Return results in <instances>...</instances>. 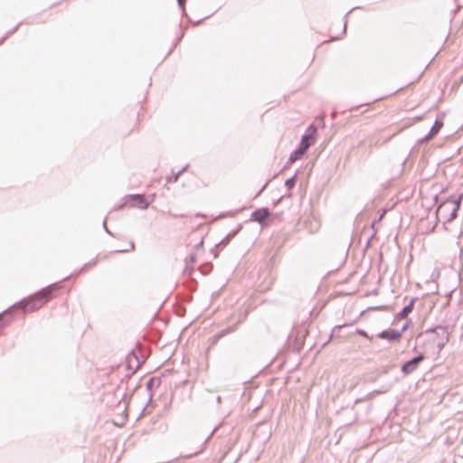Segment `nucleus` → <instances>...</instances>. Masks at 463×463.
I'll list each match as a JSON object with an SVG mask.
<instances>
[{
	"mask_svg": "<svg viewBox=\"0 0 463 463\" xmlns=\"http://www.w3.org/2000/svg\"><path fill=\"white\" fill-rule=\"evenodd\" d=\"M449 340V332L447 326H437L426 329L416 337L418 348L427 356H437Z\"/></svg>",
	"mask_w": 463,
	"mask_h": 463,
	"instance_id": "1",
	"label": "nucleus"
},
{
	"mask_svg": "<svg viewBox=\"0 0 463 463\" xmlns=\"http://www.w3.org/2000/svg\"><path fill=\"white\" fill-rule=\"evenodd\" d=\"M98 263V257L94 258L91 261L85 263L79 270L71 273V275L63 278L61 281L54 282L50 284L49 286L43 288L36 293L29 296V301L32 302V306L28 307L30 310H37L41 308L45 303L50 301L54 296L55 293L61 288V283L71 277H77L81 273L88 270L90 268L94 267Z\"/></svg>",
	"mask_w": 463,
	"mask_h": 463,
	"instance_id": "2",
	"label": "nucleus"
},
{
	"mask_svg": "<svg viewBox=\"0 0 463 463\" xmlns=\"http://www.w3.org/2000/svg\"><path fill=\"white\" fill-rule=\"evenodd\" d=\"M21 307V308L24 311V312H27V311H31L30 309H28V307H30V306H32V302L29 301V296L27 298H24L23 299H21L20 301L16 302L15 304H14L13 306H10L9 307H7L5 310H4L3 312L0 313V330L6 325L9 323V321L12 319V317L8 318L7 320L4 317V316H8L10 313H11V310L12 308L14 307Z\"/></svg>",
	"mask_w": 463,
	"mask_h": 463,
	"instance_id": "3",
	"label": "nucleus"
},
{
	"mask_svg": "<svg viewBox=\"0 0 463 463\" xmlns=\"http://www.w3.org/2000/svg\"><path fill=\"white\" fill-rule=\"evenodd\" d=\"M426 357L428 356L423 352H421L418 355L403 363L401 368L402 373L408 375L413 373Z\"/></svg>",
	"mask_w": 463,
	"mask_h": 463,
	"instance_id": "4",
	"label": "nucleus"
},
{
	"mask_svg": "<svg viewBox=\"0 0 463 463\" xmlns=\"http://www.w3.org/2000/svg\"><path fill=\"white\" fill-rule=\"evenodd\" d=\"M125 199L128 201L129 207L132 208L146 210L150 205V202L147 201L145 196L140 194H128L125 197Z\"/></svg>",
	"mask_w": 463,
	"mask_h": 463,
	"instance_id": "5",
	"label": "nucleus"
},
{
	"mask_svg": "<svg viewBox=\"0 0 463 463\" xmlns=\"http://www.w3.org/2000/svg\"><path fill=\"white\" fill-rule=\"evenodd\" d=\"M317 132V128L314 126V124H311L302 136L298 146H300L302 149L307 150V148L311 146L315 142Z\"/></svg>",
	"mask_w": 463,
	"mask_h": 463,
	"instance_id": "6",
	"label": "nucleus"
},
{
	"mask_svg": "<svg viewBox=\"0 0 463 463\" xmlns=\"http://www.w3.org/2000/svg\"><path fill=\"white\" fill-rule=\"evenodd\" d=\"M274 216L267 207H260L253 211L250 214V221L258 222L261 227L267 225L266 218Z\"/></svg>",
	"mask_w": 463,
	"mask_h": 463,
	"instance_id": "7",
	"label": "nucleus"
},
{
	"mask_svg": "<svg viewBox=\"0 0 463 463\" xmlns=\"http://www.w3.org/2000/svg\"><path fill=\"white\" fill-rule=\"evenodd\" d=\"M462 200H463V193L461 194H459L457 198L450 196L451 206H450V210H449V214L448 215V218H447V222H450L457 218L458 212L460 208Z\"/></svg>",
	"mask_w": 463,
	"mask_h": 463,
	"instance_id": "8",
	"label": "nucleus"
},
{
	"mask_svg": "<svg viewBox=\"0 0 463 463\" xmlns=\"http://www.w3.org/2000/svg\"><path fill=\"white\" fill-rule=\"evenodd\" d=\"M377 337L387 340L390 343H396L401 339V332H398V329L388 328L378 333Z\"/></svg>",
	"mask_w": 463,
	"mask_h": 463,
	"instance_id": "9",
	"label": "nucleus"
},
{
	"mask_svg": "<svg viewBox=\"0 0 463 463\" xmlns=\"http://www.w3.org/2000/svg\"><path fill=\"white\" fill-rule=\"evenodd\" d=\"M242 226L239 225L235 230H232L231 232H229L226 237H224L218 244L215 245V248L212 250V252L214 255V258L218 257V251L216 250V248L226 247L230 241L239 233V232L241 230Z\"/></svg>",
	"mask_w": 463,
	"mask_h": 463,
	"instance_id": "10",
	"label": "nucleus"
},
{
	"mask_svg": "<svg viewBox=\"0 0 463 463\" xmlns=\"http://www.w3.org/2000/svg\"><path fill=\"white\" fill-rule=\"evenodd\" d=\"M442 127H443L442 119L439 118H437L433 126L430 129L429 133L426 134L422 138H420L419 140V143L421 144V143H424V142H427V141L432 139L439 132V130L442 128Z\"/></svg>",
	"mask_w": 463,
	"mask_h": 463,
	"instance_id": "11",
	"label": "nucleus"
},
{
	"mask_svg": "<svg viewBox=\"0 0 463 463\" xmlns=\"http://www.w3.org/2000/svg\"><path fill=\"white\" fill-rule=\"evenodd\" d=\"M246 317H247V313L246 312L243 313V314H241L240 315V318L238 319V321L234 325L226 327L225 329L221 330L220 332H218L214 335L215 341H218L219 339L222 338L226 335L231 334V333L236 331L238 325L240 323H241L242 321H244Z\"/></svg>",
	"mask_w": 463,
	"mask_h": 463,
	"instance_id": "12",
	"label": "nucleus"
},
{
	"mask_svg": "<svg viewBox=\"0 0 463 463\" xmlns=\"http://www.w3.org/2000/svg\"><path fill=\"white\" fill-rule=\"evenodd\" d=\"M450 206L451 202L449 196L443 203H441L437 209V214L443 218L445 222H447L448 215L449 214Z\"/></svg>",
	"mask_w": 463,
	"mask_h": 463,
	"instance_id": "13",
	"label": "nucleus"
},
{
	"mask_svg": "<svg viewBox=\"0 0 463 463\" xmlns=\"http://www.w3.org/2000/svg\"><path fill=\"white\" fill-rule=\"evenodd\" d=\"M416 300L417 298H411L410 302L396 315V318H405L413 310Z\"/></svg>",
	"mask_w": 463,
	"mask_h": 463,
	"instance_id": "14",
	"label": "nucleus"
},
{
	"mask_svg": "<svg viewBox=\"0 0 463 463\" xmlns=\"http://www.w3.org/2000/svg\"><path fill=\"white\" fill-rule=\"evenodd\" d=\"M307 150L302 149L300 146H298L297 149H295L288 157V162L292 163L298 159H300Z\"/></svg>",
	"mask_w": 463,
	"mask_h": 463,
	"instance_id": "15",
	"label": "nucleus"
},
{
	"mask_svg": "<svg viewBox=\"0 0 463 463\" xmlns=\"http://www.w3.org/2000/svg\"><path fill=\"white\" fill-rule=\"evenodd\" d=\"M244 208H241V209H237V210H233V211H228V212H224V213H222L218 215V219H222V218H226V217H229V218H233L235 217L240 212H241Z\"/></svg>",
	"mask_w": 463,
	"mask_h": 463,
	"instance_id": "16",
	"label": "nucleus"
},
{
	"mask_svg": "<svg viewBox=\"0 0 463 463\" xmlns=\"http://www.w3.org/2000/svg\"><path fill=\"white\" fill-rule=\"evenodd\" d=\"M297 175H298V173H296L294 175H292L291 177L286 179L285 181V186L288 189V190H291L292 188L295 187L296 185V181H297Z\"/></svg>",
	"mask_w": 463,
	"mask_h": 463,
	"instance_id": "17",
	"label": "nucleus"
},
{
	"mask_svg": "<svg viewBox=\"0 0 463 463\" xmlns=\"http://www.w3.org/2000/svg\"><path fill=\"white\" fill-rule=\"evenodd\" d=\"M155 382L156 380L154 378H150L146 383V390L149 392V399H148V402L152 400V397H153V394L151 392L152 391V388L154 387L155 385Z\"/></svg>",
	"mask_w": 463,
	"mask_h": 463,
	"instance_id": "18",
	"label": "nucleus"
},
{
	"mask_svg": "<svg viewBox=\"0 0 463 463\" xmlns=\"http://www.w3.org/2000/svg\"><path fill=\"white\" fill-rule=\"evenodd\" d=\"M180 176H181V174L179 172H176V173L173 172L171 176L166 177V181L168 183H176Z\"/></svg>",
	"mask_w": 463,
	"mask_h": 463,
	"instance_id": "19",
	"label": "nucleus"
},
{
	"mask_svg": "<svg viewBox=\"0 0 463 463\" xmlns=\"http://www.w3.org/2000/svg\"><path fill=\"white\" fill-rule=\"evenodd\" d=\"M195 260H196V255H195L194 253H191V254L187 257V259H186L187 265H186V267H185V269H184V273H187V271H188V269H189V266H188V265H189V262H190V263H194V262L195 261Z\"/></svg>",
	"mask_w": 463,
	"mask_h": 463,
	"instance_id": "20",
	"label": "nucleus"
},
{
	"mask_svg": "<svg viewBox=\"0 0 463 463\" xmlns=\"http://www.w3.org/2000/svg\"><path fill=\"white\" fill-rule=\"evenodd\" d=\"M358 8H359L358 6H357V7H354L353 9H351L350 11H348V12L345 14V16H344V20H345V22H344V28H343V31H342V35L345 34V33H346V27H347V16H348V14H349L350 13H352L354 10L358 9Z\"/></svg>",
	"mask_w": 463,
	"mask_h": 463,
	"instance_id": "21",
	"label": "nucleus"
},
{
	"mask_svg": "<svg viewBox=\"0 0 463 463\" xmlns=\"http://www.w3.org/2000/svg\"><path fill=\"white\" fill-rule=\"evenodd\" d=\"M128 249H122V250H117L116 252L118 253H124V252H129L135 249V243L133 241H131L128 244Z\"/></svg>",
	"mask_w": 463,
	"mask_h": 463,
	"instance_id": "22",
	"label": "nucleus"
},
{
	"mask_svg": "<svg viewBox=\"0 0 463 463\" xmlns=\"http://www.w3.org/2000/svg\"><path fill=\"white\" fill-rule=\"evenodd\" d=\"M410 324H411V321H407L405 322L402 328L400 330H398V332H401V336L402 335V334L409 328L410 326Z\"/></svg>",
	"mask_w": 463,
	"mask_h": 463,
	"instance_id": "23",
	"label": "nucleus"
},
{
	"mask_svg": "<svg viewBox=\"0 0 463 463\" xmlns=\"http://www.w3.org/2000/svg\"><path fill=\"white\" fill-rule=\"evenodd\" d=\"M102 227H103L104 231H105L108 234H109L110 236L115 237V235H114V234L109 231V229L108 228V226H107V222H106V219L103 221Z\"/></svg>",
	"mask_w": 463,
	"mask_h": 463,
	"instance_id": "24",
	"label": "nucleus"
},
{
	"mask_svg": "<svg viewBox=\"0 0 463 463\" xmlns=\"http://www.w3.org/2000/svg\"><path fill=\"white\" fill-rule=\"evenodd\" d=\"M176 1H177L179 8L182 10L183 14H184L185 13L184 2L183 0H176Z\"/></svg>",
	"mask_w": 463,
	"mask_h": 463,
	"instance_id": "25",
	"label": "nucleus"
},
{
	"mask_svg": "<svg viewBox=\"0 0 463 463\" xmlns=\"http://www.w3.org/2000/svg\"><path fill=\"white\" fill-rule=\"evenodd\" d=\"M128 204V201L126 200V202L124 203H120V204H117L114 206V210L115 211H118V210H121L125 205Z\"/></svg>",
	"mask_w": 463,
	"mask_h": 463,
	"instance_id": "26",
	"label": "nucleus"
},
{
	"mask_svg": "<svg viewBox=\"0 0 463 463\" xmlns=\"http://www.w3.org/2000/svg\"><path fill=\"white\" fill-rule=\"evenodd\" d=\"M357 332H358V334L360 335L364 336V337H368V335H367V333L364 330L359 329V330H357Z\"/></svg>",
	"mask_w": 463,
	"mask_h": 463,
	"instance_id": "27",
	"label": "nucleus"
},
{
	"mask_svg": "<svg viewBox=\"0 0 463 463\" xmlns=\"http://www.w3.org/2000/svg\"><path fill=\"white\" fill-rule=\"evenodd\" d=\"M189 167V165H184L182 169H180L178 172L183 175Z\"/></svg>",
	"mask_w": 463,
	"mask_h": 463,
	"instance_id": "28",
	"label": "nucleus"
},
{
	"mask_svg": "<svg viewBox=\"0 0 463 463\" xmlns=\"http://www.w3.org/2000/svg\"><path fill=\"white\" fill-rule=\"evenodd\" d=\"M374 234H372V236L367 240L365 247L368 248L370 246V243L372 240L373 239Z\"/></svg>",
	"mask_w": 463,
	"mask_h": 463,
	"instance_id": "29",
	"label": "nucleus"
},
{
	"mask_svg": "<svg viewBox=\"0 0 463 463\" xmlns=\"http://www.w3.org/2000/svg\"><path fill=\"white\" fill-rule=\"evenodd\" d=\"M345 325H338V326H335L333 329V332H335V330H339L341 329L342 327H344Z\"/></svg>",
	"mask_w": 463,
	"mask_h": 463,
	"instance_id": "30",
	"label": "nucleus"
},
{
	"mask_svg": "<svg viewBox=\"0 0 463 463\" xmlns=\"http://www.w3.org/2000/svg\"><path fill=\"white\" fill-rule=\"evenodd\" d=\"M21 24H22V23L18 24H17L14 29H12L11 31H9L7 34H10V33H13L14 32H15Z\"/></svg>",
	"mask_w": 463,
	"mask_h": 463,
	"instance_id": "31",
	"label": "nucleus"
},
{
	"mask_svg": "<svg viewBox=\"0 0 463 463\" xmlns=\"http://www.w3.org/2000/svg\"><path fill=\"white\" fill-rule=\"evenodd\" d=\"M216 402H217L218 404H221V402H222V397H221L220 395L216 396Z\"/></svg>",
	"mask_w": 463,
	"mask_h": 463,
	"instance_id": "32",
	"label": "nucleus"
},
{
	"mask_svg": "<svg viewBox=\"0 0 463 463\" xmlns=\"http://www.w3.org/2000/svg\"><path fill=\"white\" fill-rule=\"evenodd\" d=\"M336 115H337V112H336V111H333V112L331 113V118H332L333 119H335V117H336Z\"/></svg>",
	"mask_w": 463,
	"mask_h": 463,
	"instance_id": "33",
	"label": "nucleus"
},
{
	"mask_svg": "<svg viewBox=\"0 0 463 463\" xmlns=\"http://www.w3.org/2000/svg\"><path fill=\"white\" fill-rule=\"evenodd\" d=\"M283 196H280L279 199H277L275 202H274V204H278L281 200H282Z\"/></svg>",
	"mask_w": 463,
	"mask_h": 463,
	"instance_id": "34",
	"label": "nucleus"
},
{
	"mask_svg": "<svg viewBox=\"0 0 463 463\" xmlns=\"http://www.w3.org/2000/svg\"><path fill=\"white\" fill-rule=\"evenodd\" d=\"M6 38H7V35L2 37L0 40V44L3 43L6 40Z\"/></svg>",
	"mask_w": 463,
	"mask_h": 463,
	"instance_id": "35",
	"label": "nucleus"
},
{
	"mask_svg": "<svg viewBox=\"0 0 463 463\" xmlns=\"http://www.w3.org/2000/svg\"><path fill=\"white\" fill-rule=\"evenodd\" d=\"M203 241H200V242H199L195 247H196V248H199V247L203 246Z\"/></svg>",
	"mask_w": 463,
	"mask_h": 463,
	"instance_id": "36",
	"label": "nucleus"
},
{
	"mask_svg": "<svg viewBox=\"0 0 463 463\" xmlns=\"http://www.w3.org/2000/svg\"><path fill=\"white\" fill-rule=\"evenodd\" d=\"M267 185H268V183H266V184L262 186V188L260 189V193H261V192L266 188V186H267Z\"/></svg>",
	"mask_w": 463,
	"mask_h": 463,
	"instance_id": "37",
	"label": "nucleus"
},
{
	"mask_svg": "<svg viewBox=\"0 0 463 463\" xmlns=\"http://www.w3.org/2000/svg\"><path fill=\"white\" fill-rule=\"evenodd\" d=\"M201 22H202V20H199V21L194 23V25H198Z\"/></svg>",
	"mask_w": 463,
	"mask_h": 463,
	"instance_id": "38",
	"label": "nucleus"
}]
</instances>
